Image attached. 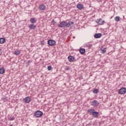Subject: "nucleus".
I'll use <instances>...</instances> for the list:
<instances>
[{"instance_id":"f257e3e1","label":"nucleus","mask_w":126,"mask_h":126,"mask_svg":"<svg viewBox=\"0 0 126 126\" xmlns=\"http://www.w3.org/2000/svg\"><path fill=\"white\" fill-rule=\"evenodd\" d=\"M71 25H74V22L69 21L68 22H65V21H63L60 22V24L58 25L59 28H64V27H67L68 28H71Z\"/></svg>"},{"instance_id":"f03ea898","label":"nucleus","mask_w":126,"mask_h":126,"mask_svg":"<svg viewBox=\"0 0 126 126\" xmlns=\"http://www.w3.org/2000/svg\"><path fill=\"white\" fill-rule=\"evenodd\" d=\"M34 116L36 118H40L43 116V112L40 111H37L34 113Z\"/></svg>"},{"instance_id":"7ed1b4c3","label":"nucleus","mask_w":126,"mask_h":126,"mask_svg":"<svg viewBox=\"0 0 126 126\" xmlns=\"http://www.w3.org/2000/svg\"><path fill=\"white\" fill-rule=\"evenodd\" d=\"M92 106H93V107H94V108L98 107V106H99V101H98L97 100H94L92 102Z\"/></svg>"},{"instance_id":"20e7f679","label":"nucleus","mask_w":126,"mask_h":126,"mask_svg":"<svg viewBox=\"0 0 126 126\" xmlns=\"http://www.w3.org/2000/svg\"><path fill=\"white\" fill-rule=\"evenodd\" d=\"M119 94H126V88L125 87H122L119 90L118 92Z\"/></svg>"},{"instance_id":"39448f33","label":"nucleus","mask_w":126,"mask_h":126,"mask_svg":"<svg viewBox=\"0 0 126 126\" xmlns=\"http://www.w3.org/2000/svg\"><path fill=\"white\" fill-rule=\"evenodd\" d=\"M48 44L49 46H55L56 45V41L52 39H49L48 40Z\"/></svg>"},{"instance_id":"423d86ee","label":"nucleus","mask_w":126,"mask_h":126,"mask_svg":"<svg viewBox=\"0 0 126 126\" xmlns=\"http://www.w3.org/2000/svg\"><path fill=\"white\" fill-rule=\"evenodd\" d=\"M96 23H97L98 25H103V24L105 23V21L100 19L99 20H97Z\"/></svg>"},{"instance_id":"0eeeda50","label":"nucleus","mask_w":126,"mask_h":126,"mask_svg":"<svg viewBox=\"0 0 126 126\" xmlns=\"http://www.w3.org/2000/svg\"><path fill=\"white\" fill-rule=\"evenodd\" d=\"M39 10H46V6L45 4L40 5L38 7Z\"/></svg>"},{"instance_id":"6e6552de","label":"nucleus","mask_w":126,"mask_h":126,"mask_svg":"<svg viewBox=\"0 0 126 126\" xmlns=\"http://www.w3.org/2000/svg\"><path fill=\"white\" fill-rule=\"evenodd\" d=\"M29 28L30 30H35L36 28V25L34 24H31L29 26Z\"/></svg>"},{"instance_id":"1a4fd4ad","label":"nucleus","mask_w":126,"mask_h":126,"mask_svg":"<svg viewBox=\"0 0 126 126\" xmlns=\"http://www.w3.org/2000/svg\"><path fill=\"white\" fill-rule=\"evenodd\" d=\"M77 8L79 9L80 10H81L83 8H84V6H83V4H77L76 5Z\"/></svg>"},{"instance_id":"9d476101","label":"nucleus","mask_w":126,"mask_h":126,"mask_svg":"<svg viewBox=\"0 0 126 126\" xmlns=\"http://www.w3.org/2000/svg\"><path fill=\"white\" fill-rule=\"evenodd\" d=\"M99 116V112L97 111H94L93 113V118H98Z\"/></svg>"},{"instance_id":"9b49d317","label":"nucleus","mask_w":126,"mask_h":126,"mask_svg":"<svg viewBox=\"0 0 126 126\" xmlns=\"http://www.w3.org/2000/svg\"><path fill=\"white\" fill-rule=\"evenodd\" d=\"M94 38H95V39H98V38H101L102 37V34H101V33H95L94 35Z\"/></svg>"},{"instance_id":"f8f14e48","label":"nucleus","mask_w":126,"mask_h":126,"mask_svg":"<svg viewBox=\"0 0 126 126\" xmlns=\"http://www.w3.org/2000/svg\"><path fill=\"white\" fill-rule=\"evenodd\" d=\"M68 60L70 63H73V61H74V58L73 56H69L68 57Z\"/></svg>"},{"instance_id":"ddd939ff","label":"nucleus","mask_w":126,"mask_h":126,"mask_svg":"<svg viewBox=\"0 0 126 126\" xmlns=\"http://www.w3.org/2000/svg\"><path fill=\"white\" fill-rule=\"evenodd\" d=\"M79 52L81 55H84V54H85V49L80 48L79 49Z\"/></svg>"},{"instance_id":"4468645a","label":"nucleus","mask_w":126,"mask_h":126,"mask_svg":"<svg viewBox=\"0 0 126 126\" xmlns=\"http://www.w3.org/2000/svg\"><path fill=\"white\" fill-rule=\"evenodd\" d=\"M24 101L26 103H30V97H25L24 99Z\"/></svg>"},{"instance_id":"2eb2a0df","label":"nucleus","mask_w":126,"mask_h":126,"mask_svg":"<svg viewBox=\"0 0 126 126\" xmlns=\"http://www.w3.org/2000/svg\"><path fill=\"white\" fill-rule=\"evenodd\" d=\"M5 43V39L4 38H0V44H4Z\"/></svg>"},{"instance_id":"dca6fc26","label":"nucleus","mask_w":126,"mask_h":126,"mask_svg":"<svg viewBox=\"0 0 126 126\" xmlns=\"http://www.w3.org/2000/svg\"><path fill=\"white\" fill-rule=\"evenodd\" d=\"M36 20L35 18H32L30 19V22H31V23H32L33 24H34V23H36Z\"/></svg>"},{"instance_id":"f3484780","label":"nucleus","mask_w":126,"mask_h":126,"mask_svg":"<svg viewBox=\"0 0 126 126\" xmlns=\"http://www.w3.org/2000/svg\"><path fill=\"white\" fill-rule=\"evenodd\" d=\"M21 53V52L20 50H16L14 52V55H15V56H18L19 55H20Z\"/></svg>"},{"instance_id":"a211bd4d","label":"nucleus","mask_w":126,"mask_h":126,"mask_svg":"<svg viewBox=\"0 0 126 126\" xmlns=\"http://www.w3.org/2000/svg\"><path fill=\"white\" fill-rule=\"evenodd\" d=\"M85 46L87 48H88L89 49H91V48L92 47V44H91V43H88L86 44Z\"/></svg>"},{"instance_id":"6ab92c4d","label":"nucleus","mask_w":126,"mask_h":126,"mask_svg":"<svg viewBox=\"0 0 126 126\" xmlns=\"http://www.w3.org/2000/svg\"><path fill=\"white\" fill-rule=\"evenodd\" d=\"M95 111L94 109H89L88 110V113H90V114H93V112Z\"/></svg>"},{"instance_id":"aec40b11","label":"nucleus","mask_w":126,"mask_h":126,"mask_svg":"<svg viewBox=\"0 0 126 126\" xmlns=\"http://www.w3.org/2000/svg\"><path fill=\"white\" fill-rule=\"evenodd\" d=\"M120 19H121V17H120L119 16H116L114 18V20H115V21H116V22H119V21H120Z\"/></svg>"},{"instance_id":"412c9836","label":"nucleus","mask_w":126,"mask_h":126,"mask_svg":"<svg viewBox=\"0 0 126 126\" xmlns=\"http://www.w3.org/2000/svg\"><path fill=\"white\" fill-rule=\"evenodd\" d=\"M4 73V68L1 67L0 68V74H3Z\"/></svg>"},{"instance_id":"4be33fe9","label":"nucleus","mask_w":126,"mask_h":126,"mask_svg":"<svg viewBox=\"0 0 126 126\" xmlns=\"http://www.w3.org/2000/svg\"><path fill=\"white\" fill-rule=\"evenodd\" d=\"M93 93H94V94H97V93H98V92H99V90L97 89H94L93 91Z\"/></svg>"},{"instance_id":"5701e85b","label":"nucleus","mask_w":126,"mask_h":126,"mask_svg":"<svg viewBox=\"0 0 126 126\" xmlns=\"http://www.w3.org/2000/svg\"><path fill=\"white\" fill-rule=\"evenodd\" d=\"M101 51L102 52V53L104 54L105 53H106V49L105 48H102L101 49Z\"/></svg>"},{"instance_id":"b1692460","label":"nucleus","mask_w":126,"mask_h":126,"mask_svg":"<svg viewBox=\"0 0 126 126\" xmlns=\"http://www.w3.org/2000/svg\"><path fill=\"white\" fill-rule=\"evenodd\" d=\"M47 69L48 70H52V66H47Z\"/></svg>"},{"instance_id":"393cba45","label":"nucleus","mask_w":126,"mask_h":126,"mask_svg":"<svg viewBox=\"0 0 126 126\" xmlns=\"http://www.w3.org/2000/svg\"><path fill=\"white\" fill-rule=\"evenodd\" d=\"M13 120H14V117H10V119H9L10 121H13Z\"/></svg>"},{"instance_id":"a878e982","label":"nucleus","mask_w":126,"mask_h":126,"mask_svg":"<svg viewBox=\"0 0 126 126\" xmlns=\"http://www.w3.org/2000/svg\"><path fill=\"white\" fill-rule=\"evenodd\" d=\"M52 23H53V25H56L57 24V22H55L54 20L52 21Z\"/></svg>"},{"instance_id":"bb28decb","label":"nucleus","mask_w":126,"mask_h":126,"mask_svg":"<svg viewBox=\"0 0 126 126\" xmlns=\"http://www.w3.org/2000/svg\"><path fill=\"white\" fill-rule=\"evenodd\" d=\"M69 69H70L69 66H66L65 68V70H69Z\"/></svg>"},{"instance_id":"cd10ccee","label":"nucleus","mask_w":126,"mask_h":126,"mask_svg":"<svg viewBox=\"0 0 126 126\" xmlns=\"http://www.w3.org/2000/svg\"><path fill=\"white\" fill-rule=\"evenodd\" d=\"M27 63H28V65H30V63H31V62L30 61H28Z\"/></svg>"},{"instance_id":"c85d7f7f","label":"nucleus","mask_w":126,"mask_h":126,"mask_svg":"<svg viewBox=\"0 0 126 126\" xmlns=\"http://www.w3.org/2000/svg\"><path fill=\"white\" fill-rule=\"evenodd\" d=\"M1 55V49L0 48V56Z\"/></svg>"},{"instance_id":"c756f323","label":"nucleus","mask_w":126,"mask_h":126,"mask_svg":"<svg viewBox=\"0 0 126 126\" xmlns=\"http://www.w3.org/2000/svg\"><path fill=\"white\" fill-rule=\"evenodd\" d=\"M88 126H91V123H89V124L88 125Z\"/></svg>"},{"instance_id":"7c9ffc66","label":"nucleus","mask_w":126,"mask_h":126,"mask_svg":"<svg viewBox=\"0 0 126 126\" xmlns=\"http://www.w3.org/2000/svg\"><path fill=\"white\" fill-rule=\"evenodd\" d=\"M41 44H44V41L41 42Z\"/></svg>"},{"instance_id":"2f4dec72","label":"nucleus","mask_w":126,"mask_h":126,"mask_svg":"<svg viewBox=\"0 0 126 126\" xmlns=\"http://www.w3.org/2000/svg\"><path fill=\"white\" fill-rule=\"evenodd\" d=\"M73 38L74 39L75 38V36H73Z\"/></svg>"}]
</instances>
